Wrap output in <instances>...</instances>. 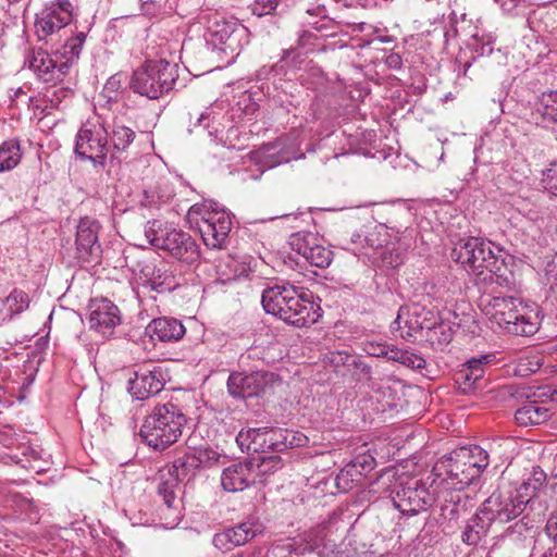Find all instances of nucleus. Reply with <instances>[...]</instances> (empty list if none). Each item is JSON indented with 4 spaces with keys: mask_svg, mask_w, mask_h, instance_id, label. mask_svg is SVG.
Listing matches in <instances>:
<instances>
[{
    "mask_svg": "<svg viewBox=\"0 0 557 557\" xmlns=\"http://www.w3.org/2000/svg\"><path fill=\"white\" fill-rule=\"evenodd\" d=\"M450 257L467 272L483 275L484 281L508 288L515 283V275L506 264L502 250L497 248L495 252L491 242L479 237L461 239L453 248Z\"/></svg>",
    "mask_w": 557,
    "mask_h": 557,
    "instance_id": "nucleus-1",
    "label": "nucleus"
},
{
    "mask_svg": "<svg viewBox=\"0 0 557 557\" xmlns=\"http://www.w3.org/2000/svg\"><path fill=\"white\" fill-rule=\"evenodd\" d=\"M480 306L493 323L517 336L534 335L543 319L535 304H523L512 296L484 295L481 297Z\"/></svg>",
    "mask_w": 557,
    "mask_h": 557,
    "instance_id": "nucleus-2",
    "label": "nucleus"
},
{
    "mask_svg": "<svg viewBox=\"0 0 557 557\" xmlns=\"http://www.w3.org/2000/svg\"><path fill=\"white\" fill-rule=\"evenodd\" d=\"M186 422V416L176 404H158L146 416L139 436L149 447L164 450L178 441Z\"/></svg>",
    "mask_w": 557,
    "mask_h": 557,
    "instance_id": "nucleus-3",
    "label": "nucleus"
},
{
    "mask_svg": "<svg viewBox=\"0 0 557 557\" xmlns=\"http://www.w3.org/2000/svg\"><path fill=\"white\" fill-rule=\"evenodd\" d=\"M145 236L153 247L187 264L195 263L200 257L199 246L189 233L159 220L147 222Z\"/></svg>",
    "mask_w": 557,
    "mask_h": 557,
    "instance_id": "nucleus-4",
    "label": "nucleus"
},
{
    "mask_svg": "<svg viewBox=\"0 0 557 557\" xmlns=\"http://www.w3.org/2000/svg\"><path fill=\"white\" fill-rule=\"evenodd\" d=\"M177 78V64L164 59L149 60L133 73L129 86L134 92L154 100L169 94Z\"/></svg>",
    "mask_w": 557,
    "mask_h": 557,
    "instance_id": "nucleus-5",
    "label": "nucleus"
},
{
    "mask_svg": "<svg viewBox=\"0 0 557 557\" xmlns=\"http://www.w3.org/2000/svg\"><path fill=\"white\" fill-rule=\"evenodd\" d=\"M466 456V450L458 449H455L448 456H443L433 468L436 476L433 482L436 483L440 480L441 485L461 488L472 484L476 485L481 476L474 470V467L468 463Z\"/></svg>",
    "mask_w": 557,
    "mask_h": 557,
    "instance_id": "nucleus-6",
    "label": "nucleus"
},
{
    "mask_svg": "<svg viewBox=\"0 0 557 557\" xmlns=\"http://www.w3.org/2000/svg\"><path fill=\"white\" fill-rule=\"evenodd\" d=\"M189 212L200 215L198 228L205 244L211 248H222L232 228L230 214L212 202L209 206L194 205Z\"/></svg>",
    "mask_w": 557,
    "mask_h": 557,
    "instance_id": "nucleus-7",
    "label": "nucleus"
},
{
    "mask_svg": "<svg viewBox=\"0 0 557 557\" xmlns=\"http://www.w3.org/2000/svg\"><path fill=\"white\" fill-rule=\"evenodd\" d=\"M527 505L515 491L513 484L498 486L480 506V512L493 522H509L525 510Z\"/></svg>",
    "mask_w": 557,
    "mask_h": 557,
    "instance_id": "nucleus-8",
    "label": "nucleus"
},
{
    "mask_svg": "<svg viewBox=\"0 0 557 557\" xmlns=\"http://www.w3.org/2000/svg\"><path fill=\"white\" fill-rule=\"evenodd\" d=\"M276 380V375L272 372L256 371L248 374L233 372L227 379V389L233 397H259L270 393Z\"/></svg>",
    "mask_w": 557,
    "mask_h": 557,
    "instance_id": "nucleus-9",
    "label": "nucleus"
},
{
    "mask_svg": "<svg viewBox=\"0 0 557 557\" xmlns=\"http://www.w3.org/2000/svg\"><path fill=\"white\" fill-rule=\"evenodd\" d=\"M110 151L108 131L101 125L83 127L76 135L75 152L81 159H88L104 166Z\"/></svg>",
    "mask_w": 557,
    "mask_h": 557,
    "instance_id": "nucleus-10",
    "label": "nucleus"
},
{
    "mask_svg": "<svg viewBox=\"0 0 557 557\" xmlns=\"http://www.w3.org/2000/svg\"><path fill=\"white\" fill-rule=\"evenodd\" d=\"M435 314L421 305L412 304L401 306L396 319L392 322L393 331H400V336L406 339L416 337L417 333L425 330L428 333L435 325Z\"/></svg>",
    "mask_w": 557,
    "mask_h": 557,
    "instance_id": "nucleus-11",
    "label": "nucleus"
},
{
    "mask_svg": "<svg viewBox=\"0 0 557 557\" xmlns=\"http://www.w3.org/2000/svg\"><path fill=\"white\" fill-rule=\"evenodd\" d=\"M391 495L395 508L406 516L418 515L434 503L433 495L418 481L407 482L405 485L399 483Z\"/></svg>",
    "mask_w": 557,
    "mask_h": 557,
    "instance_id": "nucleus-12",
    "label": "nucleus"
},
{
    "mask_svg": "<svg viewBox=\"0 0 557 557\" xmlns=\"http://www.w3.org/2000/svg\"><path fill=\"white\" fill-rule=\"evenodd\" d=\"M72 21V4L69 0H59L36 14L35 34L38 40L48 41L50 37Z\"/></svg>",
    "mask_w": 557,
    "mask_h": 557,
    "instance_id": "nucleus-13",
    "label": "nucleus"
},
{
    "mask_svg": "<svg viewBox=\"0 0 557 557\" xmlns=\"http://www.w3.org/2000/svg\"><path fill=\"white\" fill-rule=\"evenodd\" d=\"M319 310L320 308L312 301V294L296 287L280 319L290 325L302 327L318 321Z\"/></svg>",
    "mask_w": 557,
    "mask_h": 557,
    "instance_id": "nucleus-14",
    "label": "nucleus"
},
{
    "mask_svg": "<svg viewBox=\"0 0 557 557\" xmlns=\"http://www.w3.org/2000/svg\"><path fill=\"white\" fill-rule=\"evenodd\" d=\"M88 312L89 329L102 335L112 334L114 327L121 323L119 308L108 298L91 299Z\"/></svg>",
    "mask_w": 557,
    "mask_h": 557,
    "instance_id": "nucleus-15",
    "label": "nucleus"
},
{
    "mask_svg": "<svg viewBox=\"0 0 557 557\" xmlns=\"http://www.w3.org/2000/svg\"><path fill=\"white\" fill-rule=\"evenodd\" d=\"M99 223L90 218L81 219L76 231V258L83 262L97 261L101 255L98 243Z\"/></svg>",
    "mask_w": 557,
    "mask_h": 557,
    "instance_id": "nucleus-16",
    "label": "nucleus"
},
{
    "mask_svg": "<svg viewBox=\"0 0 557 557\" xmlns=\"http://www.w3.org/2000/svg\"><path fill=\"white\" fill-rule=\"evenodd\" d=\"M165 379L160 367L154 366L148 370L140 368L134 372V376L128 380V391L137 400H145L157 395L164 387Z\"/></svg>",
    "mask_w": 557,
    "mask_h": 557,
    "instance_id": "nucleus-17",
    "label": "nucleus"
},
{
    "mask_svg": "<svg viewBox=\"0 0 557 557\" xmlns=\"http://www.w3.org/2000/svg\"><path fill=\"white\" fill-rule=\"evenodd\" d=\"M275 428H248L243 429L236 436V443L242 451L257 453L263 456L276 453Z\"/></svg>",
    "mask_w": 557,
    "mask_h": 557,
    "instance_id": "nucleus-18",
    "label": "nucleus"
},
{
    "mask_svg": "<svg viewBox=\"0 0 557 557\" xmlns=\"http://www.w3.org/2000/svg\"><path fill=\"white\" fill-rule=\"evenodd\" d=\"M25 64L32 70L42 82L61 81L69 72L67 62H58L47 51L33 49L25 59Z\"/></svg>",
    "mask_w": 557,
    "mask_h": 557,
    "instance_id": "nucleus-19",
    "label": "nucleus"
},
{
    "mask_svg": "<svg viewBox=\"0 0 557 557\" xmlns=\"http://www.w3.org/2000/svg\"><path fill=\"white\" fill-rule=\"evenodd\" d=\"M292 249L308 263L318 268H326L333 259V251L317 243V238L308 234H294L289 242Z\"/></svg>",
    "mask_w": 557,
    "mask_h": 557,
    "instance_id": "nucleus-20",
    "label": "nucleus"
},
{
    "mask_svg": "<svg viewBox=\"0 0 557 557\" xmlns=\"http://www.w3.org/2000/svg\"><path fill=\"white\" fill-rule=\"evenodd\" d=\"M207 42L213 50L224 53L230 59V63L239 53V38L236 25L234 23H214L207 34Z\"/></svg>",
    "mask_w": 557,
    "mask_h": 557,
    "instance_id": "nucleus-21",
    "label": "nucleus"
},
{
    "mask_svg": "<svg viewBox=\"0 0 557 557\" xmlns=\"http://www.w3.org/2000/svg\"><path fill=\"white\" fill-rule=\"evenodd\" d=\"M261 532L262 525L260 523L248 520L216 533L212 543L220 550H231L236 546L245 545Z\"/></svg>",
    "mask_w": 557,
    "mask_h": 557,
    "instance_id": "nucleus-22",
    "label": "nucleus"
},
{
    "mask_svg": "<svg viewBox=\"0 0 557 557\" xmlns=\"http://www.w3.org/2000/svg\"><path fill=\"white\" fill-rule=\"evenodd\" d=\"M495 360L496 356L494 354H486L467 361L455 374V381L459 385V388L465 393L478 388L485 373L484 367Z\"/></svg>",
    "mask_w": 557,
    "mask_h": 557,
    "instance_id": "nucleus-23",
    "label": "nucleus"
},
{
    "mask_svg": "<svg viewBox=\"0 0 557 557\" xmlns=\"http://www.w3.org/2000/svg\"><path fill=\"white\" fill-rule=\"evenodd\" d=\"M441 498L443 499L441 510L443 515L449 519L458 520L474 506L473 498L461 487L443 485Z\"/></svg>",
    "mask_w": 557,
    "mask_h": 557,
    "instance_id": "nucleus-24",
    "label": "nucleus"
},
{
    "mask_svg": "<svg viewBox=\"0 0 557 557\" xmlns=\"http://www.w3.org/2000/svg\"><path fill=\"white\" fill-rule=\"evenodd\" d=\"M256 473L253 463L238 462L226 468L221 476V484L225 491L239 492L255 483Z\"/></svg>",
    "mask_w": 557,
    "mask_h": 557,
    "instance_id": "nucleus-25",
    "label": "nucleus"
},
{
    "mask_svg": "<svg viewBox=\"0 0 557 557\" xmlns=\"http://www.w3.org/2000/svg\"><path fill=\"white\" fill-rule=\"evenodd\" d=\"M150 268L146 267L143 271L145 278L138 284V293H150L156 292L158 294L170 293L180 286L176 276L169 270L163 268Z\"/></svg>",
    "mask_w": 557,
    "mask_h": 557,
    "instance_id": "nucleus-26",
    "label": "nucleus"
},
{
    "mask_svg": "<svg viewBox=\"0 0 557 557\" xmlns=\"http://www.w3.org/2000/svg\"><path fill=\"white\" fill-rule=\"evenodd\" d=\"M296 286L285 283L268 287L262 293L261 302L267 313L282 317V311L288 305L290 296L295 294Z\"/></svg>",
    "mask_w": 557,
    "mask_h": 557,
    "instance_id": "nucleus-27",
    "label": "nucleus"
},
{
    "mask_svg": "<svg viewBox=\"0 0 557 557\" xmlns=\"http://www.w3.org/2000/svg\"><path fill=\"white\" fill-rule=\"evenodd\" d=\"M147 330L152 339L165 343L180 341L186 332L180 320L166 317L153 319Z\"/></svg>",
    "mask_w": 557,
    "mask_h": 557,
    "instance_id": "nucleus-28",
    "label": "nucleus"
},
{
    "mask_svg": "<svg viewBox=\"0 0 557 557\" xmlns=\"http://www.w3.org/2000/svg\"><path fill=\"white\" fill-rule=\"evenodd\" d=\"M498 443H488L487 448L479 445H472L469 447H460L458 450H466V459L471 467H474L478 474L481 476L488 465L496 459H499L498 449L500 448Z\"/></svg>",
    "mask_w": 557,
    "mask_h": 557,
    "instance_id": "nucleus-29",
    "label": "nucleus"
},
{
    "mask_svg": "<svg viewBox=\"0 0 557 557\" xmlns=\"http://www.w3.org/2000/svg\"><path fill=\"white\" fill-rule=\"evenodd\" d=\"M251 159L263 168L272 169L289 161L280 140L262 145L250 152Z\"/></svg>",
    "mask_w": 557,
    "mask_h": 557,
    "instance_id": "nucleus-30",
    "label": "nucleus"
},
{
    "mask_svg": "<svg viewBox=\"0 0 557 557\" xmlns=\"http://www.w3.org/2000/svg\"><path fill=\"white\" fill-rule=\"evenodd\" d=\"M135 137L136 134L134 129L115 121L111 127V131L108 132V138L110 139V159L120 160L121 154L127 150V148L134 141Z\"/></svg>",
    "mask_w": 557,
    "mask_h": 557,
    "instance_id": "nucleus-31",
    "label": "nucleus"
},
{
    "mask_svg": "<svg viewBox=\"0 0 557 557\" xmlns=\"http://www.w3.org/2000/svg\"><path fill=\"white\" fill-rule=\"evenodd\" d=\"M493 521L487 515H482L480 508L467 520L461 533V541L467 545H478L486 535Z\"/></svg>",
    "mask_w": 557,
    "mask_h": 557,
    "instance_id": "nucleus-32",
    "label": "nucleus"
},
{
    "mask_svg": "<svg viewBox=\"0 0 557 557\" xmlns=\"http://www.w3.org/2000/svg\"><path fill=\"white\" fill-rule=\"evenodd\" d=\"M546 481L545 471L540 466H533L528 476L520 484H513V487L518 496L528 505Z\"/></svg>",
    "mask_w": 557,
    "mask_h": 557,
    "instance_id": "nucleus-33",
    "label": "nucleus"
},
{
    "mask_svg": "<svg viewBox=\"0 0 557 557\" xmlns=\"http://www.w3.org/2000/svg\"><path fill=\"white\" fill-rule=\"evenodd\" d=\"M549 417V410L536 401H529L515 413V420L520 426L539 425L546 422Z\"/></svg>",
    "mask_w": 557,
    "mask_h": 557,
    "instance_id": "nucleus-34",
    "label": "nucleus"
},
{
    "mask_svg": "<svg viewBox=\"0 0 557 557\" xmlns=\"http://www.w3.org/2000/svg\"><path fill=\"white\" fill-rule=\"evenodd\" d=\"M274 442H276V453H283L288 448L307 445L308 437L299 431L275 428Z\"/></svg>",
    "mask_w": 557,
    "mask_h": 557,
    "instance_id": "nucleus-35",
    "label": "nucleus"
},
{
    "mask_svg": "<svg viewBox=\"0 0 557 557\" xmlns=\"http://www.w3.org/2000/svg\"><path fill=\"white\" fill-rule=\"evenodd\" d=\"M274 442H276V453H283L288 448L307 445L308 437L299 431L275 428Z\"/></svg>",
    "mask_w": 557,
    "mask_h": 557,
    "instance_id": "nucleus-36",
    "label": "nucleus"
},
{
    "mask_svg": "<svg viewBox=\"0 0 557 557\" xmlns=\"http://www.w3.org/2000/svg\"><path fill=\"white\" fill-rule=\"evenodd\" d=\"M21 159L22 152L18 140L10 139L0 145V173L14 169Z\"/></svg>",
    "mask_w": 557,
    "mask_h": 557,
    "instance_id": "nucleus-37",
    "label": "nucleus"
},
{
    "mask_svg": "<svg viewBox=\"0 0 557 557\" xmlns=\"http://www.w3.org/2000/svg\"><path fill=\"white\" fill-rule=\"evenodd\" d=\"M197 469L198 468L196 466L195 455H190L188 451L184 456L177 457L173 461L171 468L169 469V475L182 482L194 475Z\"/></svg>",
    "mask_w": 557,
    "mask_h": 557,
    "instance_id": "nucleus-38",
    "label": "nucleus"
},
{
    "mask_svg": "<svg viewBox=\"0 0 557 557\" xmlns=\"http://www.w3.org/2000/svg\"><path fill=\"white\" fill-rule=\"evenodd\" d=\"M532 529L533 524L531 523V520L527 516H523L519 521L506 529L504 537L518 543H525L527 541L531 542Z\"/></svg>",
    "mask_w": 557,
    "mask_h": 557,
    "instance_id": "nucleus-39",
    "label": "nucleus"
},
{
    "mask_svg": "<svg viewBox=\"0 0 557 557\" xmlns=\"http://www.w3.org/2000/svg\"><path fill=\"white\" fill-rule=\"evenodd\" d=\"M391 352L392 354H389V360L399 362L407 368L422 371V369H424L426 366L425 359L412 350H405L395 347L391 350Z\"/></svg>",
    "mask_w": 557,
    "mask_h": 557,
    "instance_id": "nucleus-40",
    "label": "nucleus"
},
{
    "mask_svg": "<svg viewBox=\"0 0 557 557\" xmlns=\"http://www.w3.org/2000/svg\"><path fill=\"white\" fill-rule=\"evenodd\" d=\"M362 475L358 470L348 462L341 471L337 473L335 478V485L337 490L342 493H346L350 491L356 484L362 481Z\"/></svg>",
    "mask_w": 557,
    "mask_h": 557,
    "instance_id": "nucleus-41",
    "label": "nucleus"
},
{
    "mask_svg": "<svg viewBox=\"0 0 557 557\" xmlns=\"http://www.w3.org/2000/svg\"><path fill=\"white\" fill-rule=\"evenodd\" d=\"M543 122L557 123V91L543 94L536 104Z\"/></svg>",
    "mask_w": 557,
    "mask_h": 557,
    "instance_id": "nucleus-42",
    "label": "nucleus"
},
{
    "mask_svg": "<svg viewBox=\"0 0 557 557\" xmlns=\"http://www.w3.org/2000/svg\"><path fill=\"white\" fill-rule=\"evenodd\" d=\"M86 36L85 32H79L64 42L61 54L65 59L63 62H67L69 67L79 58Z\"/></svg>",
    "mask_w": 557,
    "mask_h": 557,
    "instance_id": "nucleus-43",
    "label": "nucleus"
},
{
    "mask_svg": "<svg viewBox=\"0 0 557 557\" xmlns=\"http://www.w3.org/2000/svg\"><path fill=\"white\" fill-rule=\"evenodd\" d=\"M325 528L323 525H318L312 528L300 535L301 539V553H311L315 548L320 547L323 544L325 537Z\"/></svg>",
    "mask_w": 557,
    "mask_h": 557,
    "instance_id": "nucleus-44",
    "label": "nucleus"
},
{
    "mask_svg": "<svg viewBox=\"0 0 557 557\" xmlns=\"http://www.w3.org/2000/svg\"><path fill=\"white\" fill-rule=\"evenodd\" d=\"M327 362L343 377H347L349 363L354 362V356L347 351H332L327 356Z\"/></svg>",
    "mask_w": 557,
    "mask_h": 557,
    "instance_id": "nucleus-45",
    "label": "nucleus"
},
{
    "mask_svg": "<svg viewBox=\"0 0 557 557\" xmlns=\"http://www.w3.org/2000/svg\"><path fill=\"white\" fill-rule=\"evenodd\" d=\"M426 336L432 344L437 343L440 345H446L453 339V331L448 324L437 323L435 321V325L430 330Z\"/></svg>",
    "mask_w": 557,
    "mask_h": 557,
    "instance_id": "nucleus-46",
    "label": "nucleus"
},
{
    "mask_svg": "<svg viewBox=\"0 0 557 557\" xmlns=\"http://www.w3.org/2000/svg\"><path fill=\"white\" fill-rule=\"evenodd\" d=\"M277 454L278 453H270L257 458L256 461L259 473H272L283 467L282 458Z\"/></svg>",
    "mask_w": 557,
    "mask_h": 557,
    "instance_id": "nucleus-47",
    "label": "nucleus"
},
{
    "mask_svg": "<svg viewBox=\"0 0 557 557\" xmlns=\"http://www.w3.org/2000/svg\"><path fill=\"white\" fill-rule=\"evenodd\" d=\"M180 481L175 478L170 476L168 480H163L158 485V494L163 498L164 504L171 508L176 499L175 490L178 486Z\"/></svg>",
    "mask_w": 557,
    "mask_h": 557,
    "instance_id": "nucleus-48",
    "label": "nucleus"
},
{
    "mask_svg": "<svg viewBox=\"0 0 557 557\" xmlns=\"http://www.w3.org/2000/svg\"><path fill=\"white\" fill-rule=\"evenodd\" d=\"M189 453L190 455H195V461L198 469L201 467H211L216 463L220 458L219 453L209 447L195 448Z\"/></svg>",
    "mask_w": 557,
    "mask_h": 557,
    "instance_id": "nucleus-49",
    "label": "nucleus"
},
{
    "mask_svg": "<svg viewBox=\"0 0 557 557\" xmlns=\"http://www.w3.org/2000/svg\"><path fill=\"white\" fill-rule=\"evenodd\" d=\"M28 295L21 289H14L7 297V305L13 314H17L26 310L28 308Z\"/></svg>",
    "mask_w": 557,
    "mask_h": 557,
    "instance_id": "nucleus-50",
    "label": "nucleus"
},
{
    "mask_svg": "<svg viewBox=\"0 0 557 557\" xmlns=\"http://www.w3.org/2000/svg\"><path fill=\"white\" fill-rule=\"evenodd\" d=\"M73 90L62 85H54L46 90L45 97L52 107L58 108L64 100L72 98Z\"/></svg>",
    "mask_w": 557,
    "mask_h": 557,
    "instance_id": "nucleus-51",
    "label": "nucleus"
},
{
    "mask_svg": "<svg viewBox=\"0 0 557 557\" xmlns=\"http://www.w3.org/2000/svg\"><path fill=\"white\" fill-rule=\"evenodd\" d=\"M347 373V376H349L351 381L355 382H359L361 380H370L371 367L354 356V362L349 363Z\"/></svg>",
    "mask_w": 557,
    "mask_h": 557,
    "instance_id": "nucleus-52",
    "label": "nucleus"
},
{
    "mask_svg": "<svg viewBox=\"0 0 557 557\" xmlns=\"http://www.w3.org/2000/svg\"><path fill=\"white\" fill-rule=\"evenodd\" d=\"M280 0H255L250 4L251 13L258 17H262L275 12Z\"/></svg>",
    "mask_w": 557,
    "mask_h": 557,
    "instance_id": "nucleus-53",
    "label": "nucleus"
},
{
    "mask_svg": "<svg viewBox=\"0 0 557 557\" xmlns=\"http://www.w3.org/2000/svg\"><path fill=\"white\" fill-rule=\"evenodd\" d=\"M545 189L557 196V162H553L543 171L541 180Z\"/></svg>",
    "mask_w": 557,
    "mask_h": 557,
    "instance_id": "nucleus-54",
    "label": "nucleus"
},
{
    "mask_svg": "<svg viewBox=\"0 0 557 557\" xmlns=\"http://www.w3.org/2000/svg\"><path fill=\"white\" fill-rule=\"evenodd\" d=\"M350 462L358 470V472H360L362 478L370 473L376 466L375 458L366 454L355 457Z\"/></svg>",
    "mask_w": 557,
    "mask_h": 557,
    "instance_id": "nucleus-55",
    "label": "nucleus"
},
{
    "mask_svg": "<svg viewBox=\"0 0 557 557\" xmlns=\"http://www.w3.org/2000/svg\"><path fill=\"white\" fill-rule=\"evenodd\" d=\"M127 76L123 73L112 75L104 85V90L111 94L121 91L126 83Z\"/></svg>",
    "mask_w": 557,
    "mask_h": 557,
    "instance_id": "nucleus-56",
    "label": "nucleus"
},
{
    "mask_svg": "<svg viewBox=\"0 0 557 557\" xmlns=\"http://www.w3.org/2000/svg\"><path fill=\"white\" fill-rule=\"evenodd\" d=\"M394 348H395V346H386L383 344L368 343L364 350L370 356L384 357L389 360V354H392L391 350Z\"/></svg>",
    "mask_w": 557,
    "mask_h": 557,
    "instance_id": "nucleus-57",
    "label": "nucleus"
},
{
    "mask_svg": "<svg viewBox=\"0 0 557 557\" xmlns=\"http://www.w3.org/2000/svg\"><path fill=\"white\" fill-rule=\"evenodd\" d=\"M545 533L553 541L557 543V512L552 513L545 525Z\"/></svg>",
    "mask_w": 557,
    "mask_h": 557,
    "instance_id": "nucleus-58",
    "label": "nucleus"
},
{
    "mask_svg": "<svg viewBox=\"0 0 557 557\" xmlns=\"http://www.w3.org/2000/svg\"><path fill=\"white\" fill-rule=\"evenodd\" d=\"M385 64L392 70H400L403 66V59L400 54L392 52L386 57Z\"/></svg>",
    "mask_w": 557,
    "mask_h": 557,
    "instance_id": "nucleus-59",
    "label": "nucleus"
},
{
    "mask_svg": "<svg viewBox=\"0 0 557 557\" xmlns=\"http://www.w3.org/2000/svg\"><path fill=\"white\" fill-rule=\"evenodd\" d=\"M500 7L504 12L508 14H518V9L520 8L515 1L516 0H499Z\"/></svg>",
    "mask_w": 557,
    "mask_h": 557,
    "instance_id": "nucleus-60",
    "label": "nucleus"
},
{
    "mask_svg": "<svg viewBox=\"0 0 557 557\" xmlns=\"http://www.w3.org/2000/svg\"><path fill=\"white\" fill-rule=\"evenodd\" d=\"M546 274L554 277V284L557 287V257L547 263Z\"/></svg>",
    "mask_w": 557,
    "mask_h": 557,
    "instance_id": "nucleus-61",
    "label": "nucleus"
},
{
    "mask_svg": "<svg viewBox=\"0 0 557 557\" xmlns=\"http://www.w3.org/2000/svg\"><path fill=\"white\" fill-rule=\"evenodd\" d=\"M156 203L154 196L145 190L144 198L140 200V206L151 208L154 207Z\"/></svg>",
    "mask_w": 557,
    "mask_h": 557,
    "instance_id": "nucleus-62",
    "label": "nucleus"
},
{
    "mask_svg": "<svg viewBox=\"0 0 557 557\" xmlns=\"http://www.w3.org/2000/svg\"><path fill=\"white\" fill-rule=\"evenodd\" d=\"M543 557H557V543H554V546L548 548Z\"/></svg>",
    "mask_w": 557,
    "mask_h": 557,
    "instance_id": "nucleus-63",
    "label": "nucleus"
},
{
    "mask_svg": "<svg viewBox=\"0 0 557 557\" xmlns=\"http://www.w3.org/2000/svg\"><path fill=\"white\" fill-rule=\"evenodd\" d=\"M548 483H549V488L553 491L554 494L557 495V475L550 478Z\"/></svg>",
    "mask_w": 557,
    "mask_h": 557,
    "instance_id": "nucleus-64",
    "label": "nucleus"
}]
</instances>
